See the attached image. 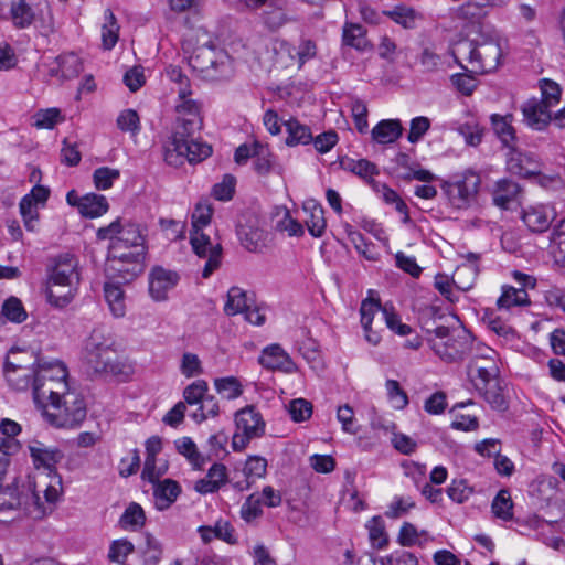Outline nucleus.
<instances>
[{
	"label": "nucleus",
	"instance_id": "obj_1",
	"mask_svg": "<svg viewBox=\"0 0 565 565\" xmlns=\"http://www.w3.org/2000/svg\"><path fill=\"white\" fill-rule=\"evenodd\" d=\"M83 363L92 377L127 380L132 365L118 353L116 337L105 326L93 329L85 341Z\"/></svg>",
	"mask_w": 565,
	"mask_h": 565
},
{
	"label": "nucleus",
	"instance_id": "obj_2",
	"mask_svg": "<svg viewBox=\"0 0 565 565\" xmlns=\"http://www.w3.org/2000/svg\"><path fill=\"white\" fill-rule=\"evenodd\" d=\"M78 259L74 254L63 253L50 260L46 300L55 308H65L72 302L79 284Z\"/></svg>",
	"mask_w": 565,
	"mask_h": 565
},
{
	"label": "nucleus",
	"instance_id": "obj_3",
	"mask_svg": "<svg viewBox=\"0 0 565 565\" xmlns=\"http://www.w3.org/2000/svg\"><path fill=\"white\" fill-rule=\"evenodd\" d=\"M212 215V205L206 200L198 202L192 213L190 243L195 255L206 258L202 270L203 278H209L220 267L222 260V246L213 245L210 237L202 232V228L210 224Z\"/></svg>",
	"mask_w": 565,
	"mask_h": 565
},
{
	"label": "nucleus",
	"instance_id": "obj_4",
	"mask_svg": "<svg viewBox=\"0 0 565 565\" xmlns=\"http://www.w3.org/2000/svg\"><path fill=\"white\" fill-rule=\"evenodd\" d=\"M50 405L42 415L56 428H74L81 425L87 415L84 397L75 391L66 392L60 401L52 402Z\"/></svg>",
	"mask_w": 565,
	"mask_h": 565
},
{
	"label": "nucleus",
	"instance_id": "obj_5",
	"mask_svg": "<svg viewBox=\"0 0 565 565\" xmlns=\"http://www.w3.org/2000/svg\"><path fill=\"white\" fill-rule=\"evenodd\" d=\"M211 152V146L198 141L196 135L177 137V134H172L166 146L164 161L169 166L179 167L183 164L184 160L191 163L200 162L207 158Z\"/></svg>",
	"mask_w": 565,
	"mask_h": 565
},
{
	"label": "nucleus",
	"instance_id": "obj_6",
	"mask_svg": "<svg viewBox=\"0 0 565 565\" xmlns=\"http://www.w3.org/2000/svg\"><path fill=\"white\" fill-rule=\"evenodd\" d=\"M97 237L99 239H109L113 248L129 249L145 246L146 236L139 224L130 221L121 222L120 218L111 222L108 226L98 228Z\"/></svg>",
	"mask_w": 565,
	"mask_h": 565
},
{
	"label": "nucleus",
	"instance_id": "obj_7",
	"mask_svg": "<svg viewBox=\"0 0 565 565\" xmlns=\"http://www.w3.org/2000/svg\"><path fill=\"white\" fill-rule=\"evenodd\" d=\"M480 183V175L467 170L460 179L454 182L445 181L441 188L454 207L466 209L476 199Z\"/></svg>",
	"mask_w": 565,
	"mask_h": 565
},
{
	"label": "nucleus",
	"instance_id": "obj_8",
	"mask_svg": "<svg viewBox=\"0 0 565 565\" xmlns=\"http://www.w3.org/2000/svg\"><path fill=\"white\" fill-rule=\"evenodd\" d=\"M194 68L205 73L211 79H227L233 74V65L230 56L224 53H216L211 49H199L191 57Z\"/></svg>",
	"mask_w": 565,
	"mask_h": 565
},
{
	"label": "nucleus",
	"instance_id": "obj_9",
	"mask_svg": "<svg viewBox=\"0 0 565 565\" xmlns=\"http://www.w3.org/2000/svg\"><path fill=\"white\" fill-rule=\"evenodd\" d=\"M53 370H55L57 381H49L33 386V399L42 412L51 406L50 403L60 401L62 395L70 392L66 382V367L63 364H57Z\"/></svg>",
	"mask_w": 565,
	"mask_h": 565
},
{
	"label": "nucleus",
	"instance_id": "obj_10",
	"mask_svg": "<svg viewBox=\"0 0 565 565\" xmlns=\"http://www.w3.org/2000/svg\"><path fill=\"white\" fill-rule=\"evenodd\" d=\"M178 114L172 134L177 137L198 135L203 127L201 104L194 99H185L175 106Z\"/></svg>",
	"mask_w": 565,
	"mask_h": 565
},
{
	"label": "nucleus",
	"instance_id": "obj_11",
	"mask_svg": "<svg viewBox=\"0 0 565 565\" xmlns=\"http://www.w3.org/2000/svg\"><path fill=\"white\" fill-rule=\"evenodd\" d=\"M427 340L434 352L441 360L450 363L465 358L471 342V335L466 330H461L457 335L452 334L446 341H436L433 338Z\"/></svg>",
	"mask_w": 565,
	"mask_h": 565
},
{
	"label": "nucleus",
	"instance_id": "obj_12",
	"mask_svg": "<svg viewBox=\"0 0 565 565\" xmlns=\"http://www.w3.org/2000/svg\"><path fill=\"white\" fill-rule=\"evenodd\" d=\"M39 501V495L30 488L19 490L14 483L0 488V512L24 510L31 513L30 505L38 507Z\"/></svg>",
	"mask_w": 565,
	"mask_h": 565
},
{
	"label": "nucleus",
	"instance_id": "obj_13",
	"mask_svg": "<svg viewBox=\"0 0 565 565\" xmlns=\"http://www.w3.org/2000/svg\"><path fill=\"white\" fill-rule=\"evenodd\" d=\"M486 351L489 356H486V359L473 356L467 365L468 377L477 391L486 388L490 382H492L498 372L494 360L495 352L488 347H486Z\"/></svg>",
	"mask_w": 565,
	"mask_h": 565
},
{
	"label": "nucleus",
	"instance_id": "obj_14",
	"mask_svg": "<svg viewBox=\"0 0 565 565\" xmlns=\"http://www.w3.org/2000/svg\"><path fill=\"white\" fill-rule=\"evenodd\" d=\"M476 73H487L498 67L502 50L498 40L482 39L477 41Z\"/></svg>",
	"mask_w": 565,
	"mask_h": 565
},
{
	"label": "nucleus",
	"instance_id": "obj_15",
	"mask_svg": "<svg viewBox=\"0 0 565 565\" xmlns=\"http://www.w3.org/2000/svg\"><path fill=\"white\" fill-rule=\"evenodd\" d=\"M180 277L178 273L154 267L149 275V292L156 301L167 299V294L177 286Z\"/></svg>",
	"mask_w": 565,
	"mask_h": 565
},
{
	"label": "nucleus",
	"instance_id": "obj_16",
	"mask_svg": "<svg viewBox=\"0 0 565 565\" xmlns=\"http://www.w3.org/2000/svg\"><path fill=\"white\" fill-rule=\"evenodd\" d=\"M555 217L556 212L554 207L544 204L530 206L522 215L526 226L534 233L547 231Z\"/></svg>",
	"mask_w": 565,
	"mask_h": 565
},
{
	"label": "nucleus",
	"instance_id": "obj_17",
	"mask_svg": "<svg viewBox=\"0 0 565 565\" xmlns=\"http://www.w3.org/2000/svg\"><path fill=\"white\" fill-rule=\"evenodd\" d=\"M258 361L264 367L269 370H281L287 373L296 370L295 363L279 344L266 347Z\"/></svg>",
	"mask_w": 565,
	"mask_h": 565
},
{
	"label": "nucleus",
	"instance_id": "obj_18",
	"mask_svg": "<svg viewBox=\"0 0 565 565\" xmlns=\"http://www.w3.org/2000/svg\"><path fill=\"white\" fill-rule=\"evenodd\" d=\"M507 169L512 174L530 178L537 174L539 164L531 154L511 147L508 152Z\"/></svg>",
	"mask_w": 565,
	"mask_h": 565
},
{
	"label": "nucleus",
	"instance_id": "obj_19",
	"mask_svg": "<svg viewBox=\"0 0 565 565\" xmlns=\"http://www.w3.org/2000/svg\"><path fill=\"white\" fill-rule=\"evenodd\" d=\"M236 430L260 437L265 433V422L254 406H246L235 414Z\"/></svg>",
	"mask_w": 565,
	"mask_h": 565
},
{
	"label": "nucleus",
	"instance_id": "obj_20",
	"mask_svg": "<svg viewBox=\"0 0 565 565\" xmlns=\"http://www.w3.org/2000/svg\"><path fill=\"white\" fill-rule=\"evenodd\" d=\"M520 194L521 186L516 182L510 179H501L494 184L492 201L500 209L509 210L518 201Z\"/></svg>",
	"mask_w": 565,
	"mask_h": 565
},
{
	"label": "nucleus",
	"instance_id": "obj_21",
	"mask_svg": "<svg viewBox=\"0 0 565 565\" xmlns=\"http://www.w3.org/2000/svg\"><path fill=\"white\" fill-rule=\"evenodd\" d=\"M227 482V468L223 463H213L205 478L195 482L194 489L201 494L216 492Z\"/></svg>",
	"mask_w": 565,
	"mask_h": 565
},
{
	"label": "nucleus",
	"instance_id": "obj_22",
	"mask_svg": "<svg viewBox=\"0 0 565 565\" xmlns=\"http://www.w3.org/2000/svg\"><path fill=\"white\" fill-rule=\"evenodd\" d=\"M153 489L156 508L160 511L168 509L181 493L180 484L172 479L157 481Z\"/></svg>",
	"mask_w": 565,
	"mask_h": 565
},
{
	"label": "nucleus",
	"instance_id": "obj_23",
	"mask_svg": "<svg viewBox=\"0 0 565 565\" xmlns=\"http://www.w3.org/2000/svg\"><path fill=\"white\" fill-rule=\"evenodd\" d=\"M29 450L34 466L47 469L49 473L55 472V465L64 457L61 450L45 448L41 443L29 446Z\"/></svg>",
	"mask_w": 565,
	"mask_h": 565
},
{
	"label": "nucleus",
	"instance_id": "obj_24",
	"mask_svg": "<svg viewBox=\"0 0 565 565\" xmlns=\"http://www.w3.org/2000/svg\"><path fill=\"white\" fill-rule=\"evenodd\" d=\"M527 125L536 130H542L552 120L548 108L539 100H529L522 108Z\"/></svg>",
	"mask_w": 565,
	"mask_h": 565
},
{
	"label": "nucleus",
	"instance_id": "obj_25",
	"mask_svg": "<svg viewBox=\"0 0 565 565\" xmlns=\"http://www.w3.org/2000/svg\"><path fill=\"white\" fill-rule=\"evenodd\" d=\"M38 362L39 358L33 351L12 348L6 358L3 370H34Z\"/></svg>",
	"mask_w": 565,
	"mask_h": 565
},
{
	"label": "nucleus",
	"instance_id": "obj_26",
	"mask_svg": "<svg viewBox=\"0 0 565 565\" xmlns=\"http://www.w3.org/2000/svg\"><path fill=\"white\" fill-rule=\"evenodd\" d=\"M135 257V260L128 264L125 262L122 263V260H118L119 256L107 258V270L110 271L113 276L125 281H130L143 271V265L140 264V256L137 255Z\"/></svg>",
	"mask_w": 565,
	"mask_h": 565
},
{
	"label": "nucleus",
	"instance_id": "obj_27",
	"mask_svg": "<svg viewBox=\"0 0 565 565\" xmlns=\"http://www.w3.org/2000/svg\"><path fill=\"white\" fill-rule=\"evenodd\" d=\"M262 21L268 30L277 31L292 19L286 14L282 0H270L262 13Z\"/></svg>",
	"mask_w": 565,
	"mask_h": 565
},
{
	"label": "nucleus",
	"instance_id": "obj_28",
	"mask_svg": "<svg viewBox=\"0 0 565 565\" xmlns=\"http://www.w3.org/2000/svg\"><path fill=\"white\" fill-rule=\"evenodd\" d=\"M342 42L360 52L371 50L372 45L366 39V30L358 23L347 22L342 30Z\"/></svg>",
	"mask_w": 565,
	"mask_h": 565
},
{
	"label": "nucleus",
	"instance_id": "obj_29",
	"mask_svg": "<svg viewBox=\"0 0 565 565\" xmlns=\"http://www.w3.org/2000/svg\"><path fill=\"white\" fill-rule=\"evenodd\" d=\"M477 50V41H472L469 39H461L457 41L451 47V54L455 61L466 71H468L467 66L462 65V62H467L471 68L470 73H476V51Z\"/></svg>",
	"mask_w": 565,
	"mask_h": 565
},
{
	"label": "nucleus",
	"instance_id": "obj_30",
	"mask_svg": "<svg viewBox=\"0 0 565 565\" xmlns=\"http://www.w3.org/2000/svg\"><path fill=\"white\" fill-rule=\"evenodd\" d=\"M303 211L309 216L306 218V225L309 233L313 237H320L326 230L324 211L316 201H307L303 205Z\"/></svg>",
	"mask_w": 565,
	"mask_h": 565
},
{
	"label": "nucleus",
	"instance_id": "obj_31",
	"mask_svg": "<svg viewBox=\"0 0 565 565\" xmlns=\"http://www.w3.org/2000/svg\"><path fill=\"white\" fill-rule=\"evenodd\" d=\"M108 202L102 194L88 193L78 202L79 213L89 218L98 217L108 211Z\"/></svg>",
	"mask_w": 565,
	"mask_h": 565
},
{
	"label": "nucleus",
	"instance_id": "obj_32",
	"mask_svg": "<svg viewBox=\"0 0 565 565\" xmlns=\"http://www.w3.org/2000/svg\"><path fill=\"white\" fill-rule=\"evenodd\" d=\"M402 132L403 127L398 119H384L372 129V137L379 143H390L397 140Z\"/></svg>",
	"mask_w": 565,
	"mask_h": 565
},
{
	"label": "nucleus",
	"instance_id": "obj_33",
	"mask_svg": "<svg viewBox=\"0 0 565 565\" xmlns=\"http://www.w3.org/2000/svg\"><path fill=\"white\" fill-rule=\"evenodd\" d=\"M344 170L354 173L371 185H375L374 175L380 173L376 164L366 159H347L341 162Z\"/></svg>",
	"mask_w": 565,
	"mask_h": 565
},
{
	"label": "nucleus",
	"instance_id": "obj_34",
	"mask_svg": "<svg viewBox=\"0 0 565 565\" xmlns=\"http://www.w3.org/2000/svg\"><path fill=\"white\" fill-rule=\"evenodd\" d=\"M285 126L288 134L286 138L287 146L309 145L313 140L310 128L300 124L297 119L290 118L285 121Z\"/></svg>",
	"mask_w": 565,
	"mask_h": 565
},
{
	"label": "nucleus",
	"instance_id": "obj_35",
	"mask_svg": "<svg viewBox=\"0 0 565 565\" xmlns=\"http://www.w3.org/2000/svg\"><path fill=\"white\" fill-rule=\"evenodd\" d=\"M34 11L25 0H11L10 19L15 28L25 29L34 21Z\"/></svg>",
	"mask_w": 565,
	"mask_h": 565
},
{
	"label": "nucleus",
	"instance_id": "obj_36",
	"mask_svg": "<svg viewBox=\"0 0 565 565\" xmlns=\"http://www.w3.org/2000/svg\"><path fill=\"white\" fill-rule=\"evenodd\" d=\"M104 294L111 313L117 318L124 317L126 313V303L121 287L114 282H105Z\"/></svg>",
	"mask_w": 565,
	"mask_h": 565
},
{
	"label": "nucleus",
	"instance_id": "obj_37",
	"mask_svg": "<svg viewBox=\"0 0 565 565\" xmlns=\"http://www.w3.org/2000/svg\"><path fill=\"white\" fill-rule=\"evenodd\" d=\"M250 305L252 302L246 291L234 286L227 292L224 311L227 316H235L237 313H244Z\"/></svg>",
	"mask_w": 565,
	"mask_h": 565
},
{
	"label": "nucleus",
	"instance_id": "obj_38",
	"mask_svg": "<svg viewBox=\"0 0 565 565\" xmlns=\"http://www.w3.org/2000/svg\"><path fill=\"white\" fill-rule=\"evenodd\" d=\"M512 118V115L500 116L494 114L491 116V124L495 135L499 137L501 142L509 148L512 147V142L515 139V131L511 124Z\"/></svg>",
	"mask_w": 565,
	"mask_h": 565
},
{
	"label": "nucleus",
	"instance_id": "obj_39",
	"mask_svg": "<svg viewBox=\"0 0 565 565\" xmlns=\"http://www.w3.org/2000/svg\"><path fill=\"white\" fill-rule=\"evenodd\" d=\"M383 14L404 29L415 28L416 20L419 18V14L413 8L404 4L395 6L392 10H385Z\"/></svg>",
	"mask_w": 565,
	"mask_h": 565
},
{
	"label": "nucleus",
	"instance_id": "obj_40",
	"mask_svg": "<svg viewBox=\"0 0 565 565\" xmlns=\"http://www.w3.org/2000/svg\"><path fill=\"white\" fill-rule=\"evenodd\" d=\"M104 17L105 22L102 28L103 46L106 50H110L118 41L119 25L110 9L105 10Z\"/></svg>",
	"mask_w": 565,
	"mask_h": 565
},
{
	"label": "nucleus",
	"instance_id": "obj_41",
	"mask_svg": "<svg viewBox=\"0 0 565 565\" xmlns=\"http://www.w3.org/2000/svg\"><path fill=\"white\" fill-rule=\"evenodd\" d=\"M56 63L61 71V77L66 79L76 77L83 71V63L74 53H66L57 56Z\"/></svg>",
	"mask_w": 565,
	"mask_h": 565
},
{
	"label": "nucleus",
	"instance_id": "obj_42",
	"mask_svg": "<svg viewBox=\"0 0 565 565\" xmlns=\"http://www.w3.org/2000/svg\"><path fill=\"white\" fill-rule=\"evenodd\" d=\"M491 509L497 518L503 521L511 520L513 516V502L510 492L505 489L500 490L492 501Z\"/></svg>",
	"mask_w": 565,
	"mask_h": 565
},
{
	"label": "nucleus",
	"instance_id": "obj_43",
	"mask_svg": "<svg viewBox=\"0 0 565 565\" xmlns=\"http://www.w3.org/2000/svg\"><path fill=\"white\" fill-rule=\"evenodd\" d=\"M146 523L145 511L140 504L131 502L119 520L121 527H142Z\"/></svg>",
	"mask_w": 565,
	"mask_h": 565
},
{
	"label": "nucleus",
	"instance_id": "obj_44",
	"mask_svg": "<svg viewBox=\"0 0 565 565\" xmlns=\"http://www.w3.org/2000/svg\"><path fill=\"white\" fill-rule=\"evenodd\" d=\"M487 7H492L489 0H469L458 9L457 14L465 20H479L486 15Z\"/></svg>",
	"mask_w": 565,
	"mask_h": 565
},
{
	"label": "nucleus",
	"instance_id": "obj_45",
	"mask_svg": "<svg viewBox=\"0 0 565 565\" xmlns=\"http://www.w3.org/2000/svg\"><path fill=\"white\" fill-rule=\"evenodd\" d=\"M530 303L526 290L523 288H504L501 297L498 299L499 308H511L512 306H524Z\"/></svg>",
	"mask_w": 565,
	"mask_h": 565
},
{
	"label": "nucleus",
	"instance_id": "obj_46",
	"mask_svg": "<svg viewBox=\"0 0 565 565\" xmlns=\"http://www.w3.org/2000/svg\"><path fill=\"white\" fill-rule=\"evenodd\" d=\"M3 375L8 384L15 391H24L30 384H33L34 370L17 371L3 370Z\"/></svg>",
	"mask_w": 565,
	"mask_h": 565
},
{
	"label": "nucleus",
	"instance_id": "obj_47",
	"mask_svg": "<svg viewBox=\"0 0 565 565\" xmlns=\"http://www.w3.org/2000/svg\"><path fill=\"white\" fill-rule=\"evenodd\" d=\"M178 451L185 456L189 461L196 468L201 469L205 463L204 457L198 451L196 445L189 437H183L175 441Z\"/></svg>",
	"mask_w": 565,
	"mask_h": 565
},
{
	"label": "nucleus",
	"instance_id": "obj_48",
	"mask_svg": "<svg viewBox=\"0 0 565 565\" xmlns=\"http://www.w3.org/2000/svg\"><path fill=\"white\" fill-rule=\"evenodd\" d=\"M348 235L350 241L354 244L355 249L367 260H376L379 257L373 243L366 242L365 237L356 231H352L348 226Z\"/></svg>",
	"mask_w": 565,
	"mask_h": 565
},
{
	"label": "nucleus",
	"instance_id": "obj_49",
	"mask_svg": "<svg viewBox=\"0 0 565 565\" xmlns=\"http://www.w3.org/2000/svg\"><path fill=\"white\" fill-rule=\"evenodd\" d=\"M238 234L242 244L249 252H256L262 247L264 242V232L258 227L242 226Z\"/></svg>",
	"mask_w": 565,
	"mask_h": 565
},
{
	"label": "nucleus",
	"instance_id": "obj_50",
	"mask_svg": "<svg viewBox=\"0 0 565 565\" xmlns=\"http://www.w3.org/2000/svg\"><path fill=\"white\" fill-rule=\"evenodd\" d=\"M253 153H254V169L258 174L266 175L271 171L273 168V159L271 154L269 153L268 149L258 143L255 142L253 145Z\"/></svg>",
	"mask_w": 565,
	"mask_h": 565
},
{
	"label": "nucleus",
	"instance_id": "obj_51",
	"mask_svg": "<svg viewBox=\"0 0 565 565\" xmlns=\"http://www.w3.org/2000/svg\"><path fill=\"white\" fill-rule=\"evenodd\" d=\"M2 315L15 323L23 322L28 317L21 300L17 297H10L3 302Z\"/></svg>",
	"mask_w": 565,
	"mask_h": 565
},
{
	"label": "nucleus",
	"instance_id": "obj_52",
	"mask_svg": "<svg viewBox=\"0 0 565 565\" xmlns=\"http://www.w3.org/2000/svg\"><path fill=\"white\" fill-rule=\"evenodd\" d=\"M214 385L217 393L227 399H234L243 393L241 383L233 376L216 379Z\"/></svg>",
	"mask_w": 565,
	"mask_h": 565
},
{
	"label": "nucleus",
	"instance_id": "obj_53",
	"mask_svg": "<svg viewBox=\"0 0 565 565\" xmlns=\"http://www.w3.org/2000/svg\"><path fill=\"white\" fill-rule=\"evenodd\" d=\"M119 177V170L109 167H100L94 171L93 180L98 190H107L113 186L114 181Z\"/></svg>",
	"mask_w": 565,
	"mask_h": 565
},
{
	"label": "nucleus",
	"instance_id": "obj_54",
	"mask_svg": "<svg viewBox=\"0 0 565 565\" xmlns=\"http://www.w3.org/2000/svg\"><path fill=\"white\" fill-rule=\"evenodd\" d=\"M38 204L33 202L32 196H23L19 206L20 213L24 221V226L28 231H34L35 222L38 221Z\"/></svg>",
	"mask_w": 565,
	"mask_h": 565
},
{
	"label": "nucleus",
	"instance_id": "obj_55",
	"mask_svg": "<svg viewBox=\"0 0 565 565\" xmlns=\"http://www.w3.org/2000/svg\"><path fill=\"white\" fill-rule=\"evenodd\" d=\"M473 493V488L468 486L465 479H455L447 488L448 497L457 503H463Z\"/></svg>",
	"mask_w": 565,
	"mask_h": 565
},
{
	"label": "nucleus",
	"instance_id": "obj_56",
	"mask_svg": "<svg viewBox=\"0 0 565 565\" xmlns=\"http://www.w3.org/2000/svg\"><path fill=\"white\" fill-rule=\"evenodd\" d=\"M479 392L493 409L502 412L508 408V403L497 383H490L486 388Z\"/></svg>",
	"mask_w": 565,
	"mask_h": 565
},
{
	"label": "nucleus",
	"instance_id": "obj_57",
	"mask_svg": "<svg viewBox=\"0 0 565 565\" xmlns=\"http://www.w3.org/2000/svg\"><path fill=\"white\" fill-rule=\"evenodd\" d=\"M134 551L135 546L130 541L126 539L115 540L109 546L108 559L113 563H122V558H126Z\"/></svg>",
	"mask_w": 565,
	"mask_h": 565
},
{
	"label": "nucleus",
	"instance_id": "obj_58",
	"mask_svg": "<svg viewBox=\"0 0 565 565\" xmlns=\"http://www.w3.org/2000/svg\"><path fill=\"white\" fill-rule=\"evenodd\" d=\"M288 413L294 422H303L311 417L312 405L305 398H296L289 403Z\"/></svg>",
	"mask_w": 565,
	"mask_h": 565
},
{
	"label": "nucleus",
	"instance_id": "obj_59",
	"mask_svg": "<svg viewBox=\"0 0 565 565\" xmlns=\"http://www.w3.org/2000/svg\"><path fill=\"white\" fill-rule=\"evenodd\" d=\"M541 90L542 100H540V103H544L546 108H550L559 102L562 90L557 83L544 78L541 81Z\"/></svg>",
	"mask_w": 565,
	"mask_h": 565
},
{
	"label": "nucleus",
	"instance_id": "obj_60",
	"mask_svg": "<svg viewBox=\"0 0 565 565\" xmlns=\"http://www.w3.org/2000/svg\"><path fill=\"white\" fill-rule=\"evenodd\" d=\"M367 527L372 546L376 548H383L386 546L388 540L381 518L374 516L370 521V525Z\"/></svg>",
	"mask_w": 565,
	"mask_h": 565
},
{
	"label": "nucleus",
	"instance_id": "obj_61",
	"mask_svg": "<svg viewBox=\"0 0 565 565\" xmlns=\"http://www.w3.org/2000/svg\"><path fill=\"white\" fill-rule=\"evenodd\" d=\"M207 392V383L204 380H196L188 385L183 391V397L190 405L201 403Z\"/></svg>",
	"mask_w": 565,
	"mask_h": 565
},
{
	"label": "nucleus",
	"instance_id": "obj_62",
	"mask_svg": "<svg viewBox=\"0 0 565 565\" xmlns=\"http://www.w3.org/2000/svg\"><path fill=\"white\" fill-rule=\"evenodd\" d=\"M236 179L232 174H225L220 183L213 186L212 193L216 200H231L235 191Z\"/></svg>",
	"mask_w": 565,
	"mask_h": 565
},
{
	"label": "nucleus",
	"instance_id": "obj_63",
	"mask_svg": "<svg viewBox=\"0 0 565 565\" xmlns=\"http://www.w3.org/2000/svg\"><path fill=\"white\" fill-rule=\"evenodd\" d=\"M180 371L186 377H193L195 375L202 374L203 367L201 364V360L196 354L185 352L182 355Z\"/></svg>",
	"mask_w": 565,
	"mask_h": 565
},
{
	"label": "nucleus",
	"instance_id": "obj_64",
	"mask_svg": "<svg viewBox=\"0 0 565 565\" xmlns=\"http://www.w3.org/2000/svg\"><path fill=\"white\" fill-rule=\"evenodd\" d=\"M381 565H418V559L413 553L399 550L382 557Z\"/></svg>",
	"mask_w": 565,
	"mask_h": 565
}]
</instances>
